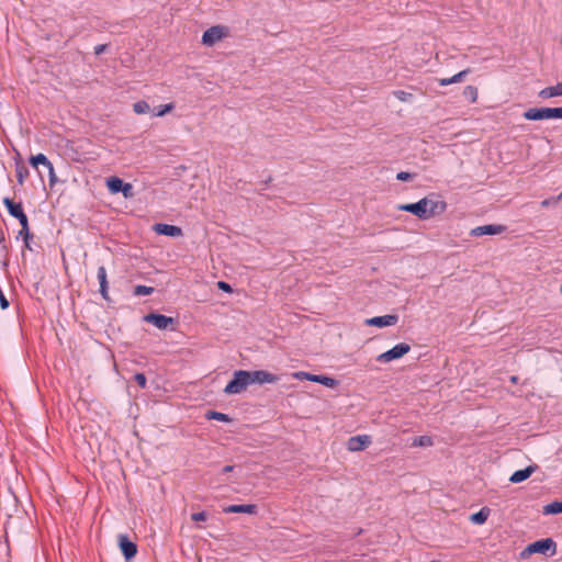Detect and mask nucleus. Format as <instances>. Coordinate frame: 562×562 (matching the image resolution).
I'll return each mask as SVG.
<instances>
[{
  "label": "nucleus",
  "instance_id": "f257e3e1",
  "mask_svg": "<svg viewBox=\"0 0 562 562\" xmlns=\"http://www.w3.org/2000/svg\"><path fill=\"white\" fill-rule=\"evenodd\" d=\"M447 209L443 200H431L428 196L423 198L416 203L401 204L398 210L414 214L419 220H428L442 214Z\"/></svg>",
  "mask_w": 562,
  "mask_h": 562
},
{
  "label": "nucleus",
  "instance_id": "f03ea898",
  "mask_svg": "<svg viewBox=\"0 0 562 562\" xmlns=\"http://www.w3.org/2000/svg\"><path fill=\"white\" fill-rule=\"evenodd\" d=\"M250 385V374L247 370H236L233 379L227 383L224 393L227 395L240 394Z\"/></svg>",
  "mask_w": 562,
  "mask_h": 562
},
{
  "label": "nucleus",
  "instance_id": "7ed1b4c3",
  "mask_svg": "<svg viewBox=\"0 0 562 562\" xmlns=\"http://www.w3.org/2000/svg\"><path fill=\"white\" fill-rule=\"evenodd\" d=\"M524 117L529 121L562 119V108H531L524 113Z\"/></svg>",
  "mask_w": 562,
  "mask_h": 562
},
{
  "label": "nucleus",
  "instance_id": "20e7f679",
  "mask_svg": "<svg viewBox=\"0 0 562 562\" xmlns=\"http://www.w3.org/2000/svg\"><path fill=\"white\" fill-rule=\"evenodd\" d=\"M541 553L544 555L552 557L557 552V543L551 538L541 539L530 543L526 550L522 552V557L525 553Z\"/></svg>",
  "mask_w": 562,
  "mask_h": 562
},
{
  "label": "nucleus",
  "instance_id": "39448f33",
  "mask_svg": "<svg viewBox=\"0 0 562 562\" xmlns=\"http://www.w3.org/2000/svg\"><path fill=\"white\" fill-rule=\"evenodd\" d=\"M228 35V27L224 25H214L207 29L202 35V43L206 46H213Z\"/></svg>",
  "mask_w": 562,
  "mask_h": 562
},
{
  "label": "nucleus",
  "instance_id": "423d86ee",
  "mask_svg": "<svg viewBox=\"0 0 562 562\" xmlns=\"http://www.w3.org/2000/svg\"><path fill=\"white\" fill-rule=\"evenodd\" d=\"M411 350V346L405 342H401L395 345L392 349L381 353L378 356L376 360L379 362H390L395 359H400Z\"/></svg>",
  "mask_w": 562,
  "mask_h": 562
},
{
  "label": "nucleus",
  "instance_id": "0eeeda50",
  "mask_svg": "<svg viewBox=\"0 0 562 562\" xmlns=\"http://www.w3.org/2000/svg\"><path fill=\"white\" fill-rule=\"evenodd\" d=\"M30 164L34 167V168H37L40 165L44 166L47 171H48V176H49V184L50 187H53L56 182H57V177H56V173H55V169H54V166L52 164V161L42 153L35 155V156H31L30 157Z\"/></svg>",
  "mask_w": 562,
  "mask_h": 562
},
{
  "label": "nucleus",
  "instance_id": "6e6552de",
  "mask_svg": "<svg viewBox=\"0 0 562 562\" xmlns=\"http://www.w3.org/2000/svg\"><path fill=\"white\" fill-rule=\"evenodd\" d=\"M372 442L371 436L358 435L350 437L347 441V449L351 452L362 451L368 448Z\"/></svg>",
  "mask_w": 562,
  "mask_h": 562
},
{
  "label": "nucleus",
  "instance_id": "1a4fd4ad",
  "mask_svg": "<svg viewBox=\"0 0 562 562\" xmlns=\"http://www.w3.org/2000/svg\"><path fill=\"white\" fill-rule=\"evenodd\" d=\"M146 323L153 324L158 329H166L169 325L175 323V318L157 313H149L144 316Z\"/></svg>",
  "mask_w": 562,
  "mask_h": 562
},
{
  "label": "nucleus",
  "instance_id": "9d476101",
  "mask_svg": "<svg viewBox=\"0 0 562 562\" xmlns=\"http://www.w3.org/2000/svg\"><path fill=\"white\" fill-rule=\"evenodd\" d=\"M120 549L126 560L133 559L137 553V546L128 539L126 535L117 537Z\"/></svg>",
  "mask_w": 562,
  "mask_h": 562
},
{
  "label": "nucleus",
  "instance_id": "9b49d317",
  "mask_svg": "<svg viewBox=\"0 0 562 562\" xmlns=\"http://www.w3.org/2000/svg\"><path fill=\"white\" fill-rule=\"evenodd\" d=\"M250 374V384L258 383H277L280 379L278 375L270 373L265 370L249 371Z\"/></svg>",
  "mask_w": 562,
  "mask_h": 562
},
{
  "label": "nucleus",
  "instance_id": "f8f14e48",
  "mask_svg": "<svg viewBox=\"0 0 562 562\" xmlns=\"http://www.w3.org/2000/svg\"><path fill=\"white\" fill-rule=\"evenodd\" d=\"M14 167H15V177H16L18 183L20 186H22L25 182V180L29 178L30 171H29L27 167L25 166L19 151H16V155L14 157Z\"/></svg>",
  "mask_w": 562,
  "mask_h": 562
},
{
  "label": "nucleus",
  "instance_id": "ddd939ff",
  "mask_svg": "<svg viewBox=\"0 0 562 562\" xmlns=\"http://www.w3.org/2000/svg\"><path fill=\"white\" fill-rule=\"evenodd\" d=\"M397 315H384V316H375L366 321L367 325L376 326V327H386L393 326L397 323Z\"/></svg>",
  "mask_w": 562,
  "mask_h": 562
},
{
  "label": "nucleus",
  "instance_id": "4468645a",
  "mask_svg": "<svg viewBox=\"0 0 562 562\" xmlns=\"http://www.w3.org/2000/svg\"><path fill=\"white\" fill-rule=\"evenodd\" d=\"M154 231L159 235L179 237L182 235V229L179 226L158 223L154 225Z\"/></svg>",
  "mask_w": 562,
  "mask_h": 562
},
{
  "label": "nucleus",
  "instance_id": "2eb2a0df",
  "mask_svg": "<svg viewBox=\"0 0 562 562\" xmlns=\"http://www.w3.org/2000/svg\"><path fill=\"white\" fill-rule=\"evenodd\" d=\"M505 229L502 225H483L477 226L471 231L472 236H483V235H497L503 233Z\"/></svg>",
  "mask_w": 562,
  "mask_h": 562
},
{
  "label": "nucleus",
  "instance_id": "dca6fc26",
  "mask_svg": "<svg viewBox=\"0 0 562 562\" xmlns=\"http://www.w3.org/2000/svg\"><path fill=\"white\" fill-rule=\"evenodd\" d=\"M226 514H257V505L255 504H245V505H229L223 509Z\"/></svg>",
  "mask_w": 562,
  "mask_h": 562
},
{
  "label": "nucleus",
  "instance_id": "f3484780",
  "mask_svg": "<svg viewBox=\"0 0 562 562\" xmlns=\"http://www.w3.org/2000/svg\"><path fill=\"white\" fill-rule=\"evenodd\" d=\"M97 277L100 283V293L104 300H109V285H108V279H106V270L103 266H100L98 268Z\"/></svg>",
  "mask_w": 562,
  "mask_h": 562
},
{
  "label": "nucleus",
  "instance_id": "a211bd4d",
  "mask_svg": "<svg viewBox=\"0 0 562 562\" xmlns=\"http://www.w3.org/2000/svg\"><path fill=\"white\" fill-rule=\"evenodd\" d=\"M537 465H529L522 470H518L512 474L509 481L512 483H520L527 480L536 470Z\"/></svg>",
  "mask_w": 562,
  "mask_h": 562
},
{
  "label": "nucleus",
  "instance_id": "6ab92c4d",
  "mask_svg": "<svg viewBox=\"0 0 562 562\" xmlns=\"http://www.w3.org/2000/svg\"><path fill=\"white\" fill-rule=\"evenodd\" d=\"M562 95V81L555 86L547 87L539 92V97L542 99H549L553 97Z\"/></svg>",
  "mask_w": 562,
  "mask_h": 562
},
{
  "label": "nucleus",
  "instance_id": "aec40b11",
  "mask_svg": "<svg viewBox=\"0 0 562 562\" xmlns=\"http://www.w3.org/2000/svg\"><path fill=\"white\" fill-rule=\"evenodd\" d=\"M470 72V69L467 68L458 74H456L454 76L450 77V78H441V79H438V83L441 86V87H445V86H449L451 83H457V82H461L463 81V79L465 78V76Z\"/></svg>",
  "mask_w": 562,
  "mask_h": 562
},
{
  "label": "nucleus",
  "instance_id": "412c9836",
  "mask_svg": "<svg viewBox=\"0 0 562 562\" xmlns=\"http://www.w3.org/2000/svg\"><path fill=\"white\" fill-rule=\"evenodd\" d=\"M3 204L5 205L9 214L13 217H16L19 216L21 213H23V207H22V204L21 203H15L12 199L10 198H4L3 199Z\"/></svg>",
  "mask_w": 562,
  "mask_h": 562
},
{
  "label": "nucleus",
  "instance_id": "4be33fe9",
  "mask_svg": "<svg viewBox=\"0 0 562 562\" xmlns=\"http://www.w3.org/2000/svg\"><path fill=\"white\" fill-rule=\"evenodd\" d=\"M123 184L124 181L119 177H110L106 179V187L113 194L121 192V190H123Z\"/></svg>",
  "mask_w": 562,
  "mask_h": 562
},
{
  "label": "nucleus",
  "instance_id": "5701e85b",
  "mask_svg": "<svg viewBox=\"0 0 562 562\" xmlns=\"http://www.w3.org/2000/svg\"><path fill=\"white\" fill-rule=\"evenodd\" d=\"M544 515H557L562 513V501H554L543 507Z\"/></svg>",
  "mask_w": 562,
  "mask_h": 562
},
{
  "label": "nucleus",
  "instance_id": "b1692460",
  "mask_svg": "<svg viewBox=\"0 0 562 562\" xmlns=\"http://www.w3.org/2000/svg\"><path fill=\"white\" fill-rule=\"evenodd\" d=\"M488 515L490 509L487 507H483L480 512L473 514L470 519L476 525H482L487 520Z\"/></svg>",
  "mask_w": 562,
  "mask_h": 562
},
{
  "label": "nucleus",
  "instance_id": "393cba45",
  "mask_svg": "<svg viewBox=\"0 0 562 562\" xmlns=\"http://www.w3.org/2000/svg\"><path fill=\"white\" fill-rule=\"evenodd\" d=\"M292 376L296 380H306V381H311V382H316V383H319V376L321 375H317V374H312V373H308V372H304V371H297V372H294L292 374Z\"/></svg>",
  "mask_w": 562,
  "mask_h": 562
},
{
  "label": "nucleus",
  "instance_id": "a878e982",
  "mask_svg": "<svg viewBox=\"0 0 562 562\" xmlns=\"http://www.w3.org/2000/svg\"><path fill=\"white\" fill-rule=\"evenodd\" d=\"M413 447H431L434 446V440L430 436H418L413 439Z\"/></svg>",
  "mask_w": 562,
  "mask_h": 562
},
{
  "label": "nucleus",
  "instance_id": "bb28decb",
  "mask_svg": "<svg viewBox=\"0 0 562 562\" xmlns=\"http://www.w3.org/2000/svg\"><path fill=\"white\" fill-rule=\"evenodd\" d=\"M206 418L223 422V423L232 422V418L227 414L216 412V411H209L206 413Z\"/></svg>",
  "mask_w": 562,
  "mask_h": 562
},
{
  "label": "nucleus",
  "instance_id": "cd10ccee",
  "mask_svg": "<svg viewBox=\"0 0 562 562\" xmlns=\"http://www.w3.org/2000/svg\"><path fill=\"white\" fill-rule=\"evenodd\" d=\"M463 95L471 102L475 103L477 101L479 91L477 88L474 86H467L463 89Z\"/></svg>",
  "mask_w": 562,
  "mask_h": 562
},
{
  "label": "nucleus",
  "instance_id": "c85d7f7f",
  "mask_svg": "<svg viewBox=\"0 0 562 562\" xmlns=\"http://www.w3.org/2000/svg\"><path fill=\"white\" fill-rule=\"evenodd\" d=\"M133 110L136 114H145L150 111V106L146 101L140 100L133 104Z\"/></svg>",
  "mask_w": 562,
  "mask_h": 562
},
{
  "label": "nucleus",
  "instance_id": "c756f323",
  "mask_svg": "<svg viewBox=\"0 0 562 562\" xmlns=\"http://www.w3.org/2000/svg\"><path fill=\"white\" fill-rule=\"evenodd\" d=\"M154 292V288L138 284L134 288V295L140 296V295H149Z\"/></svg>",
  "mask_w": 562,
  "mask_h": 562
},
{
  "label": "nucleus",
  "instance_id": "7c9ffc66",
  "mask_svg": "<svg viewBox=\"0 0 562 562\" xmlns=\"http://www.w3.org/2000/svg\"><path fill=\"white\" fill-rule=\"evenodd\" d=\"M319 384L325 385V386L330 387V389H334V387H336L339 384V382H338V380H336L334 378H330V376H327V375H321L319 376Z\"/></svg>",
  "mask_w": 562,
  "mask_h": 562
},
{
  "label": "nucleus",
  "instance_id": "2f4dec72",
  "mask_svg": "<svg viewBox=\"0 0 562 562\" xmlns=\"http://www.w3.org/2000/svg\"><path fill=\"white\" fill-rule=\"evenodd\" d=\"M393 95L402 102H408L413 99V94L404 90H395L393 91Z\"/></svg>",
  "mask_w": 562,
  "mask_h": 562
},
{
  "label": "nucleus",
  "instance_id": "473e14b6",
  "mask_svg": "<svg viewBox=\"0 0 562 562\" xmlns=\"http://www.w3.org/2000/svg\"><path fill=\"white\" fill-rule=\"evenodd\" d=\"M173 108H175L173 103H167L164 105H159L157 108V111L155 112V115L164 116L165 114L171 112L173 110Z\"/></svg>",
  "mask_w": 562,
  "mask_h": 562
},
{
  "label": "nucleus",
  "instance_id": "72a5a7b5",
  "mask_svg": "<svg viewBox=\"0 0 562 562\" xmlns=\"http://www.w3.org/2000/svg\"><path fill=\"white\" fill-rule=\"evenodd\" d=\"M121 192L124 195V198H126V199L133 198L134 196V188H133L132 183L124 182L123 190H121Z\"/></svg>",
  "mask_w": 562,
  "mask_h": 562
},
{
  "label": "nucleus",
  "instance_id": "f704fd0d",
  "mask_svg": "<svg viewBox=\"0 0 562 562\" xmlns=\"http://www.w3.org/2000/svg\"><path fill=\"white\" fill-rule=\"evenodd\" d=\"M135 382L139 385V387L145 389L147 384V379L144 373H136L134 375Z\"/></svg>",
  "mask_w": 562,
  "mask_h": 562
},
{
  "label": "nucleus",
  "instance_id": "c9c22d12",
  "mask_svg": "<svg viewBox=\"0 0 562 562\" xmlns=\"http://www.w3.org/2000/svg\"><path fill=\"white\" fill-rule=\"evenodd\" d=\"M15 218L19 220V223L21 225V229L26 231L27 227H29V221H27L26 214L23 212L19 216H16Z\"/></svg>",
  "mask_w": 562,
  "mask_h": 562
},
{
  "label": "nucleus",
  "instance_id": "e433bc0d",
  "mask_svg": "<svg viewBox=\"0 0 562 562\" xmlns=\"http://www.w3.org/2000/svg\"><path fill=\"white\" fill-rule=\"evenodd\" d=\"M191 519L193 521H205L207 519V515L205 512L193 513L191 515Z\"/></svg>",
  "mask_w": 562,
  "mask_h": 562
},
{
  "label": "nucleus",
  "instance_id": "4c0bfd02",
  "mask_svg": "<svg viewBox=\"0 0 562 562\" xmlns=\"http://www.w3.org/2000/svg\"><path fill=\"white\" fill-rule=\"evenodd\" d=\"M413 178H414V175L406 172V171H401L396 175V179L400 181H408V180H412Z\"/></svg>",
  "mask_w": 562,
  "mask_h": 562
},
{
  "label": "nucleus",
  "instance_id": "58836bf2",
  "mask_svg": "<svg viewBox=\"0 0 562 562\" xmlns=\"http://www.w3.org/2000/svg\"><path fill=\"white\" fill-rule=\"evenodd\" d=\"M20 235L23 236L25 247L31 248L30 244H29V239L32 237L30 229L29 228L26 231L21 229Z\"/></svg>",
  "mask_w": 562,
  "mask_h": 562
},
{
  "label": "nucleus",
  "instance_id": "ea45409f",
  "mask_svg": "<svg viewBox=\"0 0 562 562\" xmlns=\"http://www.w3.org/2000/svg\"><path fill=\"white\" fill-rule=\"evenodd\" d=\"M217 286L218 289L223 290L224 292H227V293H231L233 291L232 286L224 282V281H218L217 282Z\"/></svg>",
  "mask_w": 562,
  "mask_h": 562
},
{
  "label": "nucleus",
  "instance_id": "a19ab883",
  "mask_svg": "<svg viewBox=\"0 0 562 562\" xmlns=\"http://www.w3.org/2000/svg\"><path fill=\"white\" fill-rule=\"evenodd\" d=\"M106 48H108L106 44H99V45L94 46V54L101 55L106 50Z\"/></svg>",
  "mask_w": 562,
  "mask_h": 562
},
{
  "label": "nucleus",
  "instance_id": "79ce46f5",
  "mask_svg": "<svg viewBox=\"0 0 562 562\" xmlns=\"http://www.w3.org/2000/svg\"><path fill=\"white\" fill-rule=\"evenodd\" d=\"M558 201H559V200H557V198L546 199V200H543V201L541 202V205H542L543 207H548V206H550V205L555 204Z\"/></svg>",
  "mask_w": 562,
  "mask_h": 562
},
{
  "label": "nucleus",
  "instance_id": "37998d69",
  "mask_svg": "<svg viewBox=\"0 0 562 562\" xmlns=\"http://www.w3.org/2000/svg\"><path fill=\"white\" fill-rule=\"evenodd\" d=\"M234 470L233 465H225L222 470L223 473H229Z\"/></svg>",
  "mask_w": 562,
  "mask_h": 562
},
{
  "label": "nucleus",
  "instance_id": "c03bdc74",
  "mask_svg": "<svg viewBox=\"0 0 562 562\" xmlns=\"http://www.w3.org/2000/svg\"><path fill=\"white\" fill-rule=\"evenodd\" d=\"M4 241V236H3V233L0 232V243H3Z\"/></svg>",
  "mask_w": 562,
  "mask_h": 562
},
{
  "label": "nucleus",
  "instance_id": "a18cd8bd",
  "mask_svg": "<svg viewBox=\"0 0 562 562\" xmlns=\"http://www.w3.org/2000/svg\"><path fill=\"white\" fill-rule=\"evenodd\" d=\"M557 200H561L562 201V192L557 196Z\"/></svg>",
  "mask_w": 562,
  "mask_h": 562
},
{
  "label": "nucleus",
  "instance_id": "49530a36",
  "mask_svg": "<svg viewBox=\"0 0 562 562\" xmlns=\"http://www.w3.org/2000/svg\"><path fill=\"white\" fill-rule=\"evenodd\" d=\"M560 292L562 293V283H561V286H560Z\"/></svg>",
  "mask_w": 562,
  "mask_h": 562
}]
</instances>
